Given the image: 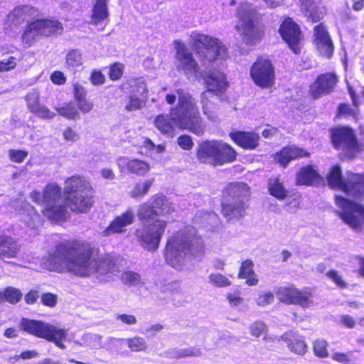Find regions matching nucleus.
Here are the masks:
<instances>
[{"label":"nucleus","mask_w":364,"mask_h":364,"mask_svg":"<svg viewBox=\"0 0 364 364\" xmlns=\"http://www.w3.org/2000/svg\"><path fill=\"white\" fill-rule=\"evenodd\" d=\"M32 201L43 206L41 213L50 221L67 220L68 208L75 213H88L95 203V190L91 183L81 175H73L65 180L63 191L56 183H47L42 192L32 191Z\"/></svg>","instance_id":"1"},{"label":"nucleus","mask_w":364,"mask_h":364,"mask_svg":"<svg viewBox=\"0 0 364 364\" xmlns=\"http://www.w3.org/2000/svg\"><path fill=\"white\" fill-rule=\"evenodd\" d=\"M100 250L91 242L70 238L57 242L47 258V269L58 273L71 272L87 277L94 273L106 275L117 268V259L111 253L100 256Z\"/></svg>","instance_id":"2"},{"label":"nucleus","mask_w":364,"mask_h":364,"mask_svg":"<svg viewBox=\"0 0 364 364\" xmlns=\"http://www.w3.org/2000/svg\"><path fill=\"white\" fill-rule=\"evenodd\" d=\"M328 186L347 196L336 195L335 203L340 210L337 212L339 218L355 231L360 232L364 228V204L358 200H364V173L348 171L346 176L338 164L331 167L326 177Z\"/></svg>","instance_id":"3"},{"label":"nucleus","mask_w":364,"mask_h":364,"mask_svg":"<svg viewBox=\"0 0 364 364\" xmlns=\"http://www.w3.org/2000/svg\"><path fill=\"white\" fill-rule=\"evenodd\" d=\"M173 211L166 197L161 194H155L149 200L139 205L136 216L144 227L136 230V235L138 242L146 250H158L168 225L167 221L154 218L169 215Z\"/></svg>","instance_id":"4"},{"label":"nucleus","mask_w":364,"mask_h":364,"mask_svg":"<svg viewBox=\"0 0 364 364\" xmlns=\"http://www.w3.org/2000/svg\"><path fill=\"white\" fill-rule=\"evenodd\" d=\"M171 114L173 117L159 114L154 118V125L162 135L173 138L176 125L180 129L188 130L198 136L204 134L205 126L191 95L180 96L177 105L171 109Z\"/></svg>","instance_id":"5"},{"label":"nucleus","mask_w":364,"mask_h":364,"mask_svg":"<svg viewBox=\"0 0 364 364\" xmlns=\"http://www.w3.org/2000/svg\"><path fill=\"white\" fill-rule=\"evenodd\" d=\"M205 245L201 236L191 233L188 228L176 231L167 238L164 250L166 262L173 267L179 266L183 256H200L204 253Z\"/></svg>","instance_id":"6"},{"label":"nucleus","mask_w":364,"mask_h":364,"mask_svg":"<svg viewBox=\"0 0 364 364\" xmlns=\"http://www.w3.org/2000/svg\"><path fill=\"white\" fill-rule=\"evenodd\" d=\"M250 198V188L244 182H230L221 193L220 213L228 221L245 216L247 202Z\"/></svg>","instance_id":"7"},{"label":"nucleus","mask_w":364,"mask_h":364,"mask_svg":"<svg viewBox=\"0 0 364 364\" xmlns=\"http://www.w3.org/2000/svg\"><path fill=\"white\" fill-rule=\"evenodd\" d=\"M196 156L200 164L218 166L234 162L237 159V153L227 142L218 139H206L198 144Z\"/></svg>","instance_id":"8"},{"label":"nucleus","mask_w":364,"mask_h":364,"mask_svg":"<svg viewBox=\"0 0 364 364\" xmlns=\"http://www.w3.org/2000/svg\"><path fill=\"white\" fill-rule=\"evenodd\" d=\"M329 132L333 147L341 151L343 159L353 160L364 151V143L358 139L352 127H334L330 129Z\"/></svg>","instance_id":"9"},{"label":"nucleus","mask_w":364,"mask_h":364,"mask_svg":"<svg viewBox=\"0 0 364 364\" xmlns=\"http://www.w3.org/2000/svg\"><path fill=\"white\" fill-rule=\"evenodd\" d=\"M192 48L203 65L225 60L229 56L227 47L220 39L203 33L193 37Z\"/></svg>","instance_id":"10"},{"label":"nucleus","mask_w":364,"mask_h":364,"mask_svg":"<svg viewBox=\"0 0 364 364\" xmlns=\"http://www.w3.org/2000/svg\"><path fill=\"white\" fill-rule=\"evenodd\" d=\"M63 31V24L55 18H36L26 23L21 35V41L30 47L39 38L57 37L62 35Z\"/></svg>","instance_id":"11"},{"label":"nucleus","mask_w":364,"mask_h":364,"mask_svg":"<svg viewBox=\"0 0 364 364\" xmlns=\"http://www.w3.org/2000/svg\"><path fill=\"white\" fill-rule=\"evenodd\" d=\"M21 329L38 338L53 343L60 349H65L63 341L66 339L67 330L41 320L23 318L20 323Z\"/></svg>","instance_id":"12"},{"label":"nucleus","mask_w":364,"mask_h":364,"mask_svg":"<svg viewBox=\"0 0 364 364\" xmlns=\"http://www.w3.org/2000/svg\"><path fill=\"white\" fill-rule=\"evenodd\" d=\"M238 18L242 26H236L237 31L242 30L243 41L247 45H255L262 41L264 36V27L259 16L255 9L241 7L238 11Z\"/></svg>","instance_id":"13"},{"label":"nucleus","mask_w":364,"mask_h":364,"mask_svg":"<svg viewBox=\"0 0 364 364\" xmlns=\"http://www.w3.org/2000/svg\"><path fill=\"white\" fill-rule=\"evenodd\" d=\"M250 76L253 83L261 89H270L275 85V68L272 60L259 55L250 68Z\"/></svg>","instance_id":"14"},{"label":"nucleus","mask_w":364,"mask_h":364,"mask_svg":"<svg viewBox=\"0 0 364 364\" xmlns=\"http://www.w3.org/2000/svg\"><path fill=\"white\" fill-rule=\"evenodd\" d=\"M206 90L201 94V104L203 114L209 119L214 117V113L209 109V97L207 92H211L217 96L223 95L228 87V82L224 73L221 72L210 71L203 77Z\"/></svg>","instance_id":"15"},{"label":"nucleus","mask_w":364,"mask_h":364,"mask_svg":"<svg viewBox=\"0 0 364 364\" xmlns=\"http://www.w3.org/2000/svg\"><path fill=\"white\" fill-rule=\"evenodd\" d=\"M275 294L281 303L308 308L312 304V290L306 287L298 289L293 284L279 287Z\"/></svg>","instance_id":"16"},{"label":"nucleus","mask_w":364,"mask_h":364,"mask_svg":"<svg viewBox=\"0 0 364 364\" xmlns=\"http://www.w3.org/2000/svg\"><path fill=\"white\" fill-rule=\"evenodd\" d=\"M339 77L334 71H329L318 74L309 85L308 91L312 100H317L333 92L338 83Z\"/></svg>","instance_id":"17"},{"label":"nucleus","mask_w":364,"mask_h":364,"mask_svg":"<svg viewBox=\"0 0 364 364\" xmlns=\"http://www.w3.org/2000/svg\"><path fill=\"white\" fill-rule=\"evenodd\" d=\"M279 33L288 48L296 55L301 53L303 34L300 26L289 16H285L279 28Z\"/></svg>","instance_id":"18"},{"label":"nucleus","mask_w":364,"mask_h":364,"mask_svg":"<svg viewBox=\"0 0 364 364\" xmlns=\"http://www.w3.org/2000/svg\"><path fill=\"white\" fill-rule=\"evenodd\" d=\"M176 68L187 75H195L198 72V63L188 47L179 40L174 41Z\"/></svg>","instance_id":"19"},{"label":"nucleus","mask_w":364,"mask_h":364,"mask_svg":"<svg viewBox=\"0 0 364 364\" xmlns=\"http://www.w3.org/2000/svg\"><path fill=\"white\" fill-rule=\"evenodd\" d=\"M128 82L132 90L124 109L127 112L141 109L145 105V98L148 92L146 83L139 81L137 78H132L128 80Z\"/></svg>","instance_id":"20"},{"label":"nucleus","mask_w":364,"mask_h":364,"mask_svg":"<svg viewBox=\"0 0 364 364\" xmlns=\"http://www.w3.org/2000/svg\"><path fill=\"white\" fill-rule=\"evenodd\" d=\"M311 153L296 145H287L275 153L274 160L280 167L285 168L294 160L309 158Z\"/></svg>","instance_id":"21"},{"label":"nucleus","mask_w":364,"mask_h":364,"mask_svg":"<svg viewBox=\"0 0 364 364\" xmlns=\"http://www.w3.org/2000/svg\"><path fill=\"white\" fill-rule=\"evenodd\" d=\"M314 36L317 50L323 56L328 59L331 58L334 52V46L323 23H320L314 26Z\"/></svg>","instance_id":"22"},{"label":"nucleus","mask_w":364,"mask_h":364,"mask_svg":"<svg viewBox=\"0 0 364 364\" xmlns=\"http://www.w3.org/2000/svg\"><path fill=\"white\" fill-rule=\"evenodd\" d=\"M229 136L235 144L245 150H254L259 144V135L254 131H232Z\"/></svg>","instance_id":"23"},{"label":"nucleus","mask_w":364,"mask_h":364,"mask_svg":"<svg viewBox=\"0 0 364 364\" xmlns=\"http://www.w3.org/2000/svg\"><path fill=\"white\" fill-rule=\"evenodd\" d=\"M134 220L135 215L134 210L128 208L113 218L109 225L105 228L104 233L105 235L123 233L126 231L127 227L134 223Z\"/></svg>","instance_id":"24"},{"label":"nucleus","mask_w":364,"mask_h":364,"mask_svg":"<svg viewBox=\"0 0 364 364\" xmlns=\"http://www.w3.org/2000/svg\"><path fill=\"white\" fill-rule=\"evenodd\" d=\"M21 245L17 238L0 232V259H14L18 257Z\"/></svg>","instance_id":"25"},{"label":"nucleus","mask_w":364,"mask_h":364,"mask_svg":"<svg viewBox=\"0 0 364 364\" xmlns=\"http://www.w3.org/2000/svg\"><path fill=\"white\" fill-rule=\"evenodd\" d=\"M321 176L311 164L302 166L296 173V185L312 186L319 182Z\"/></svg>","instance_id":"26"},{"label":"nucleus","mask_w":364,"mask_h":364,"mask_svg":"<svg viewBox=\"0 0 364 364\" xmlns=\"http://www.w3.org/2000/svg\"><path fill=\"white\" fill-rule=\"evenodd\" d=\"M38 10L27 5L17 6L14 7L6 16V23L9 27L18 26L25 21V16L28 13L38 12Z\"/></svg>","instance_id":"27"},{"label":"nucleus","mask_w":364,"mask_h":364,"mask_svg":"<svg viewBox=\"0 0 364 364\" xmlns=\"http://www.w3.org/2000/svg\"><path fill=\"white\" fill-rule=\"evenodd\" d=\"M73 87V97L77 104V110L83 114L91 112L94 107L93 103L87 98L85 88L79 83H75Z\"/></svg>","instance_id":"28"},{"label":"nucleus","mask_w":364,"mask_h":364,"mask_svg":"<svg viewBox=\"0 0 364 364\" xmlns=\"http://www.w3.org/2000/svg\"><path fill=\"white\" fill-rule=\"evenodd\" d=\"M239 279H245V283L250 286H255L258 284L259 279L254 270V263L250 259H245L241 262L237 274Z\"/></svg>","instance_id":"29"},{"label":"nucleus","mask_w":364,"mask_h":364,"mask_svg":"<svg viewBox=\"0 0 364 364\" xmlns=\"http://www.w3.org/2000/svg\"><path fill=\"white\" fill-rule=\"evenodd\" d=\"M283 340L291 352L298 355H304L306 353L307 344L300 336L293 333H286L283 336Z\"/></svg>","instance_id":"30"},{"label":"nucleus","mask_w":364,"mask_h":364,"mask_svg":"<svg viewBox=\"0 0 364 364\" xmlns=\"http://www.w3.org/2000/svg\"><path fill=\"white\" fill-rule=\"evenodd\" d=\"M108 17L107 0H95L92 11L91 23L98 25Z\"/></svg>","instance_id":"31"},{"label":"nucleus","mask_w":364,"mask_h":364,"mask_svg":"<svg viewBox=\"0 0 364 364\" xmlns=\"http://www.w3.org/2000/svg\"><path fill=\"white\" fill-rule=\"evenodd\" d=\"M269 193L279 200H283L287 197L288 191L278 176L270 178L267 183Z\"/></svg>","instance_id":"32"},{"label":"nucleus","mask_w":364,"mask_h":364,"mask_svg":"<svg viewBox=\"0 0 364 364\" xmlns=\"http://www.w3.org/2000/svg\"><path fill=\"white\" fill-rule=\"evenodd\" d=\"M126 168L131 174L144 176L149 173L151 166L150 164L144 160L132 159L127 161Z\"/></svg>","instance_id":"33"},{"label":"nucleus","mask_w":364,"mask_h":364,"mask_svg":"<svg viewBox=\"0 0 364 364\" xmlns=\"http://www.w3.org/2000/svg\"><path fill=\"white\" fill-rule=\"evenodd\" d=\"M58 114L69 120H76L80 118V113L73 102L70 101L55 109Z\"/></svg>","instance_id":"34"},{"label":"nucleus","mask_w":364,"mask_h":364,"mask_svg":"<svg viewBox=\"0 0 364 364\" xmlns=\"http://www.w3.org/2000/svg\"><path fill=\"white\" fill-rule=\"evenodd\" d=\"M154 179L147 180L144 183H136L133 190L130 192V196L134 198H142L144 196H146L152 183H153Z\"/></svg>","instance_id":"35"},{"label":"nucleus","mask_w":364,"mask_h":364,"mask_svg":"<svg viewBox=\"0 0 364 364\" xmlns=\"http://www.w3.org/2000/svg\"><path fill=\"white\" fill-rule=\"evenodd\" d=\"M124 72V65L120 62H114L108 66V77L111 81H118L122 79Z\"/></svg>","instance_id":"36"},{"label":"nucleus","mask_w":364,"mask_h":364,"mask_svg":"<svg viewBox=\"0 0 364 364\" xmlns=\"http://www.w3.org/2000/svg\"><path fill=\"white\" fill-rule=\"evenodd\" d=\"M126 343L128 348L134 352L145 351L147 348L145 340L139 336H134L127 339Z\"/></svg>","instance_id":"37"},{"label":"nucleus","mask_w":364,"mask_h":364,"mask_svg":"<svg viewBox=\"0 0 364 364\" xmlns=\"http://www.w3.org/2000/svg\"><path fill=\"white\" fill-rule=\"evenodd\" d=\"M208 278L210 282L216 287H228L232 284L231 281L226 276L220 273H212L209 275Z\"/></svg>","instance_id":"38"},{"label":"nucleus","mask_w":364,"mask_h":364,"mask_svg":"<svg viewBox=\"0 0 364 364\" xmlns=\"http://www.w3.org/2000/svg\"><path fill=\"white\" fill-rule=\"evenodd\" d=\"M6 302L11 304L18 303L22 299L21 291L12 287H8L4 289Z\"/></svg>","instance_id":"39"},{"label":"nucleus","mask_w":364,"mask_h":364,"mask_svg":"<svg viewBox=\"0 0 364 364\" xmlns=\"http://www.w3.org/2000/svg\"><path fill=\"white\" fill-rule=\"evenodd\" d=\"M66 65L70 68H77L82 64V55L77 50H71L66 55Z\"/></svg>","instance_id":"40"},{"label":"nucleus","mask_w":364,"mask_h":364,"mask_svg":"<svg viewBox=\"0 0 364 364\" xmlns=\"http://www.w3.org/2000/svg\"><path fill=\"white\" fill-rule=\"evenodd\" d=\"M313 351L316 357L326 358L328 356L326 342L323 340L315 341L313 343Z\"/></svg>","instance_id":"41"},{"label":"nucleus","mask_w":364,"mask_h":364,"mask_svg":"<svg viewBox=\"0 0 364 364\" xmlns=\"http://www.w3.org/2000/svg\"><path fill=\"white\" fill-rule=\"evenodd\" d=\"M27 108L30 112L33 113L41 104L40 102L39 95L36 92H29L26 97Z\"/></svg>","instance_id":"42"},{"label":"nucleus","mask_w":364,"mask_h":364,"mask_svg":"<svg viewBox=\"0 0 364 364\" xmlns=\"http://www.w3.org/2000/svg\"><path fill=\"white\" fill-rule=\"evenodd\" d=\"M8 152L10 161L18 164L23 162L28 155L26 150L9 149Z\"/></svg>","instance_id":"43"},{"label":"nucleus","mask_w":364,"mask_h":364,"mask_svg":"<svg viewBox=\"0 0 364 364\" xmlns=\"http://www.w3.org/2000/svg\"><path fill=\"white\" fill-rule=\"evenodd\" d=\"M337 116L357 118L358 111L353 109L350 105L347 103H341L338 107Z\"/></svg>","instance_id":"44"},{"label":"nucleus","mask_w":364,"mask_h":364,"mask_svg":"<svg viewBox=\"0 0 364 364\" xmlns=\"http://www.w3.org/2000/svg\"><path fill=\"white\" fill-rule=\"evenodd\" d=\"M267 331V326L263 321H255L250 326V334L258 338L263 335Z\"/></svg>","instance_id":"45"},{"label":"nucleus","mask_w":364,"mask_h":364,"mask_svg":"<svg viewBox=\"0 0 364 364\" xmlns=\"http://www.w3.org/2000/svg\"><path fill=\"white\" fill-rule=\"evenodd\" d=\"M41 301L45 306L54 308L58 303V296L53 293L46 292L41 294Z\"/></svg>","instance_id":"46"},{"label":"nucleus","mask_w":364,"mask_h":364,"mask_svg":"<svg viewBox=\"0 0 364 364\" xmlns=\"http://www.w3.org/2000/svg\"><path fill=\"white\" fill-rule=\"evenodd\" d=\"M177 144L181 149L185 151H190L194 146V142L191 136L188 134H182L177 139Z\"/></svg>","instance_id":"47"},{"label":"nucleus","mask_w":364,"mask_h":364,"mask_svg":"<svg viewBox=\"0 0 364 364\" xmlns=\"http://www.w3.org/2000/svg\"><path fill=\"white\" fill-rule=\"evenodd\" d=\"M326 276L333 282V283L340 289H346L347 283L342 279L338 272L335 269H331L326 273Z\"/></svg>","instance_id":"48"},{"label":"nucleus","mask_w":364,"mask_h":364,"mask_svg":"<svg viewBox=\"0 0 364 364\" xmlns=\"http://www.w3.org/2000/svg\"><path fill=\"white\" fill-rule=\"evenodd\" d=\"M33 114L42 119H51L55 116V114L53 112H51L47 107L42 105L33 111Z\"/></svg>","instance_id":"49"},{"label":"nucleus","mask_w":364,"mask_h":364,"mask_svg":"<svg viewBox=\"0 0 364 364\" xmlns=\"http://www.w3.org/2000/svg\"><path fill=\"white\" fill-rule=\"evenodd\" d=\"M353 351L348 353L336 352L332 355V359L338 363L342 364H352L351 355Z\"/></svg>","instance_id":"50"},{"label":"nucleus","mask_w":364,"mask_h":364,"mask_svg":"<svg viewBox=\"0 0 364 364\" xmlns=\"http://www.w3.org/2000/svg\"><path fill=\"white\" fill-rule=\"evenodd\" d=\"M122 279L124 284H134L139 282L141 277L138 273L127 271L122 274Z\"/></svg>","instance_id":"51"},{"label":"nucleus","mask_w":364,"mask_h":364,"mask_svg":"<svg viewBox=\"0 0 364 364\" xmlns=\"http://www.w3.org/2000/svg\"><path fill=\"white\" fill-rule=\"evenodd\" d=\"M63 139L66 141L75 142L80 137L77 132L71 127H67L62 133Z\"/></svg>","instance_id":"52"},{"label":"nucleus","mask_w":364,"mask_h":364,"mask_svg":"<svg viewBox=\"0 0 364 364\" xmlns=\"http://www.w3.org/2000/svg\"><path fill=\"white\" fill-rule=\"evenodd\" d=\"M90 81L93 85H101L105 82V77L101 70H94L90 73Z\"/></svg>","instance_id":"53"},{"label":"nucleus","mask_w":364,"mask_h":364,"mask_svg":"<svg viewBox=\"0 0 364 364\" xmlns=\"http://www.w3.org/2000/svg\"><path fill=\"white\" fill-rule=\"evenodd\" d=\"M16 59L14 56H10L6 60L0 61V72H8L14 70L16 67Z\"/></svg>","instance_id":"54"},{"label":"nucleus","mask_w":364,"mask_h":364,"mask_svg":"<svg viewBox=\"0 0 364 364\" xmlns=\"http://www.w3.org/2000/svg\"><path fill=\"white\" fill-rule=\"evenodd\" d=\"M274 301V294L270 292H263L258 295L257 299V304L260 306H264L268 305L273 302Z\"/></svg>","instance_id":"55"},{"label":"nucleus","mask_w":364,"mask_h":364,"mask_svg":"<svg viewBox=\"0 0 364 364\" xmlns=\"http://www.w3.org/2000/svg\"><path fill=\"white\" fill-rule=\"evenodd\" d=\"M201 355L200 349L196 347H191L181 350L178 353V358L198 357Z\"/></svg>","instance_id":"56"},{"label":"nucleus","mask_w":364,"mask_h":364,"mask_svg":"<svg viewBox=\"0 0 364 364\" xmlns=\"http://www.w3.org/2000/svg\"><path fill=\"white\" fill-rule=\"evenodd\" d=\"M339 324L347 328H355L356 323L353 317L349 314H343L339 317Z\"/></svg>","instance_id":"57"},{"label":"nucleus","mask_w":364,"mask_h":364,"mask_svg":"<svg viewBox=\"0 0 364 364\" xmlns=\"http://www.w3.org/2000/svg\"><path fill=\"white\" fill-rule=\"evenodd\" d=\"M50 80L54 85H62L66 82V77L63 73L59 70L53 72L50 75Z\"/></svg>","instance_id":"58"},{"label":"nucleus","mask_w":364,"mask_h":364,"mask_svg":"<svg viewBox=\"0 0 364 364\" xmlns=\"http://www.w3.org/2000/svg\"><path fill=\"white\" fill-rule=\"evenodd\" d=\"M226 299L231 306H237L240 305L243 299L240 296V292L239 291L235 293H228Z\"/></svg>","instance_id":"59"},{"label":"nucleus","mask_w":364,"mask_h":364,"mask_svg":"<svg viewBox=\"0 0 364 364\" xmlns=\"http://www.w3.org/2000/svg\"><path fill=\"white\" fill-rule=\"evenodd\" d=\"M299 7L301 12L304 15H307L308 11H311L315 7H316V4L314 0H299Z\"/></svg>","instance_id":"60"},{"label":"nucleus","mask_w":364,"mask_h":364,"mask_svg":"<svg viewBox=\"0 0 364 364\" xmlns=\"http://www.w3.org/2000/svg\"><path fill=\"white\" fill-rule=\"evenodd\" d=\"M39 292L36 289H31L24 296L25 302L28 305L34 304L39 298Z\"/></svg>","instance_id":"61"},{"label":"nucleus","mask_w":364,"mask_h":364,"mask_svg":"<svg viewBox=\"0 0 364 364\" xmlns=\"http://www.w3.org/2000/svg\"><path fill=\"white\" fill-rule=\"evenodd\" d=\"M116 318L127 325H134L137 320L135 316L132 314H122L117 316Z\"/></svg>","instance_id":"62"},{"label":"nucleus","mask_w":364,"mask_h":364,"mask_svg":"<svg viewBox=\"0 0 364 364\" xmlns=\"http://www.w3.org/2000/svg\"><path fill=\"white\" fill-rule=\"evenodd\" d=\"M38 355V353L34 350H25L21 352L19 355H16L14 357V359L18 361L19 359L22 360H30L36 358Z\"/></svg>","instance_id":"63"},{"label":"nucleus","mask_w":364,"mask_h":364,"mask_svg":"<svg viewBox=\"0 0 364 364\" xmlns=\"http://www.w3.org/2000/svg\"><path fill=\"white\" fill-rule=\"evenodd\" d=\"M311 23H317L321 18V14L318 11V7H315L311 11H308L307 15H305Z\"/></svg>","instance_id":"64"}]
</instances>
